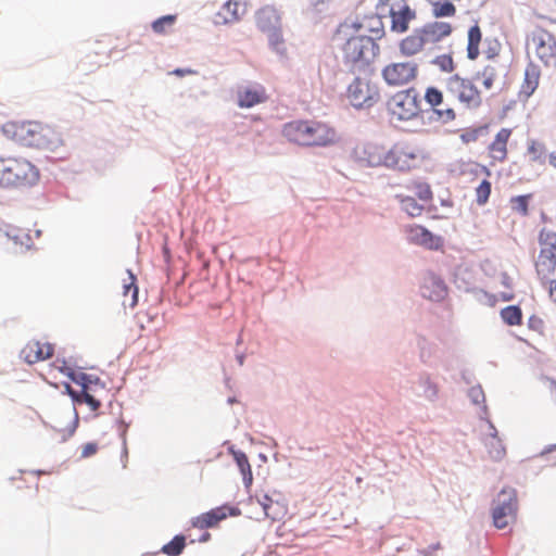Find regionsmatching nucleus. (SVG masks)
Segmentation results:
<instances>
[{"label":"nucleus","mask_w":556,"mask_h":556,"mask_svg":"<svg viewBox=\"0 0 556 556\" xmlns=\"http://www.w3.org/2000/svg\"><path fill=\"white\" fill-rule=\"evenodd\" d=\"M226 510V507H216L210 511L201 514L200 516L193 518L192 526L201 530L213 528L227 517L228 514Z\"/></svg>","instance_id":"obj_26"},{"label":"nucleus","mask_w":556,"mask_h":556,"mask_svg":"<svg viewBox=\"0 0 556 556\" xmlns=\"http://www.w3.org/2000/svg\"><path fill=\"white\" fill-rule=\"evenodd\" d=\"M482 170L485 173L486 176L491 175V172H490V169L488 167L482 166Z\"/></svg>","instance_id":"obj_56"},{"label":"nucleus","mask_w":556,"mask_h":556,"mask_svg":"<svg viewBox=\"0 0 556 556\" xmlns=\"http://www.w3.org/2000/svg\"><path fill=\"white\" fill-rule=\"evenodd\" d=\"M378 46L371 37L365 35L353 36L343 46V58L346 62L357 63L369 61L375 55Z\"/></svg>","instance_id":"obj_10"},{"label":"nucleus","mask_w":556,"mask_h":556,"mask_svg":"<svg viewBox=\"0 0 556 556\" xmlns=\"http://www.w3.org/2000/svg\"><path fill=\"white\" fill-rule=\"evenodd\" d=\"M469 394L476 404L484 402V393L480 387H472Z\"/></svg>","instance_id":"obj_50"},{"label":"nucleus","mask_w":556,"mask_h":556,"mask_svg":"<svg viewBox=\"0 0 556 556\" xmlns=\"http://www.w3.org/2000/svg\"><path fill=\"white\" fill-rule=\"evenodd\" d=\"M541 282L547 286L548 298L552 302L556 303V279L549 278V280Z\"/></svg>","instance_id":"obj_49"},{"label":"nucleus","mask_w":556,"mask_h":556,"mask_svg":"<svg viewBox=\"0 0 556 556\" xmlns=\"http://www.w3.org/2000/svg\"><path fill=\"white\" fill-rule=\"evenodd\" d=\"M510 128H501L492 142L488 146V155L490 157V165L494 166L497 163H504L508 156V141L511 137Z\"/></svg>","instance_id":"obj_15"},{"label":"nucleus","mask_w":556,"mask_h":556,"mask_svg":"<svg viewBox=\"0 0 556 556\" xmlns=\"http://www.w3.org/2000/svg\"><path fill=\"white\" fill-rule=\"evenodd\" d=\"M433 64L445 73H452L455 70V64L451 54L438 55L433 60Z\"/></svg>","instance_id":"obj_45"},{"label":"nucleus","mask_w":556,"mask_h":556,"mask_svg":"<svg viewBox=\"0 0 556 556\" xmlns=\"http://www.w3.org/2000/svg\"><path fill=\"white\" fill-rule=\"evenodd\" d=\"M176 22V15H164L152 23V29L156 34H166L168 27Z\"/></svg>","instance_id":"obj_43"},{"label":"nucleus","mask_w":556,"mask_h":556,"mask_svg":"<svg viewBox=\"0 0 556 556\" xmlns=\"http://www.w3.org/2000/svg\"><path fill=\"white\" fill-rule=\"evenodd\" d=\"M247 13V3L244 0H228L216 13L214 23L216 25L232 24Z\"/></svg>","instance_id":"obj_18"},{"label":"nucleus","mask_w":556,"mask_h":556,"mask_svg":"<svg viewBox=\"0 0 556 556\" xmlns=\"http://www.w3.org/2000/svg\"><path fill=\"white\" fill-rule=\"evenodd\" d=\"M42 123L28 121V122H8L3 125V134L18 142L22 146L39 148L42 144L40 141V131Z\"/></svg>","instance_id":"obj_5"},{"label":"nucleus","mask_w":556,"mask_h":556,"mask_svg":"<svg viewBox=\"0 0 556 556\" xmlns=\"http://www.w3.org/2000/svg\"><path fill=\"white\" fill-rule=\"evenodd\" d=\"M193 72L191 70H181V68H177L174 71V74L177 75V76H184L186 74H192Z\"/></svg>","instance_id":"obj_54"},{"label":"nucleus","mask_w":556,"mask_h":556,"mask_svg":"<svg viewBox=\"0 0 556 556\" xmlns=\"http://www.w3.org/2000/svg\"><path fill=\"white\" fill-rule=\"evenodd\" d=\"M261 504L264 514L271 520H278L282 514L283 507L278 503L274 502L268 495L264 494L257 500Z\"/></svg>","instance_id":"obj_34"},{"label":"nucleus","mask_w":556,"mask_h":556,"mask_svg":"<svg viewBox=\"0 0 556 556\" xmlns=\"http://www.w3.org/2000/svg\"><path fill=\"white\" fill-rule=\"evenodd\" d=\"M502 285L507 289H511V279L507 274L502 275Z\"/></svg>","instance_id":"obj_52"},{"label":"nucleus","mask_w":556,"mask_h":556,"mask_svg":"<svg viewBox=\"0 0 556 556\" xmlns=\"http://www.w3.org/2000/svg\"><path fill=\"white\" fill-rule=\"evenodd\" d=\"M539 254L556 257V231L542 228L538 236Z\"/></svg>","instance_id":"obj_29"},{"label":"nucleus","mask_w":556,"mask_h":556,"mask_svg":"<svg viewBox=\"0 0 556 556\" xmlns=\"http://www.w3.org/2000/svg\"><path fill=\"white\" fill-rule=\"evenodd\" d=\"M256 24L263 31L271 33L274 30H278L280 15L274 7L266 5L257 11Z\"/></svg>","instance_id":"obj_24"},{"label":"nucleus","mask_w":556,"mask_h":556,"mask_svg":"<svg viewBox=\"0 0 556 556\" xmlns=\"http://www.w3.org/2000/svg\"><path fill=\"white\" fill-rule=\"evenodd\" d=\"M54 348L48 342L38 340L28 341L21 351V356L27 364H36L46 361L53 355Z\"/></svg>","instance_id":"obj_20"},{"label":"nucleus","mask_w":556,"mask_h":556,"mask_svg":"<svg viewBox=\"0 0 556 556\" xmlns=\"http://www.w3.org/2000/svg\"><path fill=\"white\" fill-rule=\"evenodd\" d=\"M541 78V71L538 65L530 63L525 70V77L520 85L519 98L528 100L538 89Z\"/></svg>","instance_id":"obj_23"},{"label":"nucleus","mask_w":556,"mask_h":556,"mask_svg":"<svg viewBox=\"0 0 556 556\" xmlns=\"http://www.w3.org/2000/svg\"><path fill=\"white\" fill-rule=\"evenodd\" d=\"M514 298H515V294H514V292L511 291V289H509V291L502 292V293L500 294V299H501L502 301H504V302H509V301L514 300Z\"/></svg>","instance_id":"obj_51"},{"label":"nucleus","mask_w":556,"mask_h":556,"mask_svg":"<svg viewBox=\"0 0 556 556\" xmlns=\"http://www.w3.org/2000/svg\"><path fill=\"white\" fill-rule=\"evenodd\" d=\"M391 29L396 33H405L409 23L416 18V12L403 0L393 4L390 10Z\"/></svg>","instance_id":"obj_17"},{"label":"nucleus","mask_w":556,"mask_h":556,"mask_svg":"<svg viewBox=\"0 0 556 556\" xmlns=\"http://www.w3.org/2000/svg\"><path fill=\"white\" fill-rule=\"evenodd\" d=\"M268 37H269V43L274 50H276L279 53H283L286 51L285 42H283L281 33L279 29L268 33Z\"/></svg>","instance_id":"obj_46"},{"label":"nucleus","mask_w":556,"mask_h":556,"mask_svg":"<svg viewBox=\"0 0 556 556\" xmlns=\"http://www.w3.org/2000/svg\"><path fill=\"white\" fill-rule=\"evenodd\" d=\"M431 7L435 17L454 16L456 13L455 5L448 0H433Z\"/></svg>","instance_id":"obj_38"},{"label":"nucleus","mask_w":556,"mask_h":556,"mask_svg":"<svg viewBox=\"0 0 556 556\" xmlns=\"http://www.w3.org/2000/svg\"><path fill=\"white\" fill-rule=\"evenodd\" d=\"M68 376L72 378L73 381L78 383L80 386V390L78 392L73 391L70 387H67L68 392L77 401V402H85L91 410L96 412L100 408L101 402L97 400L93 395L94 388L98 387L97 379L94 382L85 374H74L68 372Z\"/></svg>","instance_id":"obj_12"},{"label":"nucleus","mask_w":556,"mask_h":556,"mask_svg":"<svg viewBox=\"0 0 556 556\" xmlns=\"http://www.w3.org/2000/svg\"><path fill=\"white\" fill-rule=\"evenodd\" d=\"M186 546V538L176 535L170 542L162 547V552L167 556H179Z\"/></svg>","instance_id":"obj_39"},{"label":"nucleus","mask_w":556,"mask_h":556,"mask_svg":"<svg viewBox=\"0 0 556 556\" xmlns=\"http://www.w3.org/2000/svg\"><path fill=\"white\" fill-rule=\"evenodd\" d=\"M481 29L478 25L471 26L468 30V46H467V55L470 60H475L478 58L480 51L479 46L481 42Z\"/></svg>","instance_id":"obj_31"},{"label":"nucleus","mask_w":556,"mask_h":556,"mask_svg":"<svg viewBox=\"0 0 556 556\" xmlns=\"http://www.w3.org/2000/svg\"><path fill=\"white\" fill-rule=\"evenodd\" d=\"M407 188L414 191L417 198L424 202H429L433 199L431 187L426 181L419 179L410 180Z\"/></svg>","instance_id":"obj_36"},{"label":"nucleus","mask_w":556,"mask_h":556,"mask_svg":"<svg viewBox=\"0 0 556 556\" xmlns=\"http://www.w3.org/2000/svg\"><path fill=\"white\" fill-rule=\"evenodd\" d=\"M395 199L399 201L401 208L410 217H418L422 214L424 206L420 205L413 197L396 194Z\"/></svg>","instance_id":"obj_32"},{"label":"nucleus","mask_w":556,"mask_h":556,"mask_svg":"<svg viewBox=\"0 0 556 556\" xmlns=\"http://www.w3.org/2000/svg\"><path fill=\"white\" fill-rule=\"evenodd\" d=\"M551 392L556 400V381H551Z\"/></svg>","instance_id":"obj_55"},{"label":"nucleus","mask_w":556,"mask_h":556,"mask_svg":"<svg viewBox=\"0 0 556 556\" xmlns=\"http://www.w3.org/2000/svg\"><path fill=\"white\" fill-rule=\"evenodd\" d=\"M39 173L27 160L22 157H0V185L26 186L37 181Z\"/></svg>","instance_id":"obj_2"},{"label":"nucleus","mask_w":556,"mask_h":556,"mask_svg":"<svg viewBox=\"0 0 556 556\" xmlns=\"http://www.w3.org/2000/svg\"><path fill=\"white\" fill-rule=\"evenodd\" d=\"M418 73L419 66L415 61H400L387 64L381 76L388 86L401 87L414 81Z\"/></svg>","instance_id":"obj_8"},{"label":"nucleus","mask_w":556,"mask_h":556,"mask_svg":"<svg viewBox=\"0 0 556 556\" xmlns=\"http://www.w3.org/2000/svg\"><path fill=\"white\" fill-rule=\"evenodd\" d=\"M388 111L397 121L406 122L415 118L420 112L417 90L408 88L395 92L388 101Z\"/></svg>","instance_id":"obj_4"},{"label":"nucleus","mask_w":556,"mask_h":556,"mask_svg":"<svg viewBox=\"0 0 556 556\" xmlns=\"http://www.w3.org/2000/svg\"><path fill=\"white\" fill-rule=\"evenodd\" d=\"M233 458L237 463V466L240 469L244 485L247 488L251 486V484L253 482V475H252L251 465L249 463L247 455L243 452L238 451V452H233Z\"/></svg>","instance_id":"obj_33"},{"label":"nucleus","mask_w":556,"mask_h":556,"mask_svg":"<svg viewBox=\"0 0 556 556\" xmlns=\"http://www.w3.org/2000/svg\"><path fill=\"white\" fill-rule=\"evenodd\" d=\"M447 92L468 109H477L481 105V93L476 85L467 78L455 74L445 81Z\"/></svg>","instance_id":"obj_7"},{"label":"nucleus","mask_w":556,"mask_h":556,"mask_svg":"<svg viewBox=\"0 0 556 556\" xmlns=\"http://www.w3.org/2000/svg\"><path fill=\"white\" fill-rule=\"evenodd\" d=\"M479 77L481 78V84L484 87V89L490 90L494 86L495 80L497 79V71L494 66L486 65L479 73Z\"/></svg>","instance_id":"obj_41"},{"label":"nucleus","mask_w":556,"mask_h":556,"mask_svg":"<svg viewBox=\"0 0 556 556\" xmlns=\"http://www.w3.org/2000/svg\"><path fill=\"white\" fill-rule=\"evenodd\" d=\"M422 294L430 300L438 301L445 296L446 289L441 280L431 279L429 283L422 286Z\"/></svg>","instance_id":"obj_35"},{"label":"nucleus","mask_w":556,"mask_h":556,"mask_svg":"<svg viewBox=\"0 0 556 556\" xmlns=\"http://www.w3.org/2000/svg\"><path fill=\"white\" fill-rule=\"evenodd\" d=\"M518 508L517 493L513 488H504L494 500L492 509L493 525L497 529L506 528L515 520Z\"/></svg>","instance_id":"obj_6"},{"label":"nucleus","mask_w":556,"mask_h":556,"mask_svg":"<svg viewBox=\"0 0 556 556\" xmlns=\"http://www.w3.org/2000/svg\"><path fill=\"white\" fill-rule=\"evenodd\" d=\"M484 444L493 460H502L505 457L506 448L497 437V430L491 422H489V433L485 435Z\"/></svg>","instance_id":"obj_27"},{"label":"nucleus","mask_w":556,"mask_h":556,"mask_svg":"<svg viewBox=\"0 0 556 556\" xmlns=\"http://www.w3.org/2000/svg\"><path fill=\"white\" fill-rule=\"evenodd\" d=\"M388 149L377 143H365L356 149L357 159L368 166H387Z\"/></svg>","instance_id":"obj_16"},{"label":"nucleus","mask_w":556,"mask_h":556,"mask_svg":"<svg viewBox=\"0 0 556 556\" xmlns=\"http://www.w3.org/2000/svg\"><path fill=\"white\" fill-rule=\"evenodd\" d=\"M425 101L432 109L437 119L442 123H451L456 118V111L450 101H445L443 92L433 86H430L425 91Z\"/></svg>","instance_id":"obj_11"},{"label":"nucleus","mask_w":556,"mask_h":556,"mask_svg":"<svg viewBox=\"0 0 556 556\" xmlns=\"http://www.w3.org/2000/svg\"><path fill=\"white\" fill-rule=\"evenodd\" d=\"M283 136L291 142L306 147H326L337 141L334 129L315 121H293L285 125Z\"/></svg>","instance_id":"obj_1"},{"label":"nucleus","mask_w":556,"mask_h":556,"mask_svg":"<svg viewBox=\"0 0 556 556\" xmlns=\"http://www.w3.org/2000/svg\"><path fill=\"white\" fill-rule=\"evenodd\" d=\"M99 450V446L97 443L89 442L81 446V457L88 458L93 456Z\"/></svg>","instance_id":"obj_48"},{"label":"nucleus","mask_w":556,"mask_h":556,"mask_svg":"<svg viewBox=\"0 0 556 556\" xmlns=\"http://www.w3.org/2000/svg\"><path fill=\"white\" fill-rule=\"evenodd\" d=\"M422 150L414 142L399 141L388 149L387 168L409 172L422 162Z\"/></svg>","instance_id":"obj_3"},{"label":"nucleus","mask_w":556,"mask_h":556,"mask_svg":"<svg viewBox=\"0 0 556 556\" xmlns=\"http://www.w3.org/2000/svg\"><path fill=\"white\" fill-rule=\"evenodd\" d=\"M407 240L416 245L424 247L428 250H439L443 247V239L433 235L426 227L412 224L404 227Z\"/></svg>","instance_id":"obj_13"},{"label":"nucleus","mask_w":556,"mask_h":556,"mask_svg":"<svg viewBox=\"0 0 556 556\" xmlns=\"http://www.w3.org/2000/svg\"><path fill=\"white\" fill-rule=\"evenodd\" d=\"M433 548H434V549L441 548L440 543H438Z\"/></svg>","instance_id":"obj_58"},{"label":"nucleus","mask_w":556,"mask_h":556,"mask_svg":"<svg viewBox=\"0 0 556 556\" xmlns=\"http://www.w3.org/2000/svg\"><path fill=\"white\" fill-rule=\"evenodd\" d=\"M501 317L509 326H520L522 324V312L519 306L510 305L501 311Z\"/></svg>","instance_id":"obj_37"},{"label":"nucleus","mask_w":556,"mask_h":556,"mask_svg":"<svg viewBox=\"0 0 556 556\" xmlns=\"http://www.w3.org/2000/svg\"><path fill=\"white\" fill-rule=\"evenodd\" d=\"M348 98L355 108L371 106L379 100L380 91L368 77H356L348 88Z\"/></svg>","instance_id":"obj_9"},{"label":"nucleus","mask_w":556,"mask_h":556,"mask_svg":"<svg viewBox=\"0 0 556 556\" xmlns=\"http://www.w3.org/2000/svg\"><path fill=\"white\" fill-rule=\"evenodd\" d=\"M527 152L532 162L542 163L546 154V147L543 142L531 140L528 144Z\"/></svg>","instance_id":"obj_40"},{"label":"nucleus","mask_w":556,"mask_h":556,"mask_svg":"<svg viewBox=\"0 0 556 556\" xmlns=\"http://www.w3.org/2000/svg\"><path fill=\"white\" fill-rule=\"evenodd\" d=\"M268 99L266 89L260 84L244 86L237 91L238 105L242 109H249L266 102Z\"/></svg>","instance_id":"obj_19"},{"label":"nucleus","mask_w":556,"mask_h":556,"mask_svg":"<svg viewBox=\"0 0 556 556\" xmlns=\"http://www.w3.org/2000/svg\"><path fill=\"white\" fill-rule=\"evenodd\" d=\"M40 138L42 144L38 149L55 152L66 144V136L50 125H41Z\"/></svg>","instance_id":"obj_22"},{"label":"nucleus","mask_w":556,"mask_h":556,"mask_svg":"<svg viewBox=\"0 0 556 556\" xmlns=\"http://www.w3.org/2000/svg\"><path fill=\"white\" fill-rule=\"evenodd\" d=\"M535 55L547 67L556 68V38L548 31L533 36Z\"/></svg>","instance_id":"obj_14"},{"label":"nucleus","mask_w":556,"mask_h":556,"mask_svg":"<svg viewBox=\"0 0 556 556\" xmlns=\"http://www.w3.org/2000/svg\"><path fill=\"white\" fill-rule=\"evenodd\" d=\"M208 538H210V534H208V533H205V534L202 536L201 541H206V540H208Z\"/></svg>","instance_id":"obj_57"},{"label":"nucleus","mask_w":556,"mask_h":556,"mask_svg":"<svg viewBox=\"0 0 556 556\" xmlns=\"http://www.w3.org/2000/svg\"><path fill=\"white\" fill-rule=\"evenodd\" d=\"M491 182L488 179H483L480 185L476 188V202L482 206L488 203L491 194Z\"/></svg>","instance_id":"obj_42"},{"label":"nucleus","mask_w":556,"mask_h":556,"mask_svg":"<svg viewBox=\"0 0 556 556\" xmlns=\"http://www.w3.org/2000/svg\"><path fill=\"white\" fill-rule=\"evenodd\" d=\"M53 429L60 440L65 441L67 438H70L74 431L75 426L72 422H68L66 427H62L60 420L58 421V425L53 426Z\"/></svg>","instance_id":"obj_47"},{"label":"nucleus","mask_w":556,"mask_h":556,"mask_svg":"<svg viewBox=\"0 0 556 556\" xmlns=\"http://www.w3.org/2000/svg\"><path fill=\"white\" fill-rule=\"evenodd\" d=\"M418 30L427 47L429 45L434 46L448 37L453 31V27L446 22H432L418 28Z\"/></svg>","instance_id":"obj_21"},{"label":"nucleus","mask_w":556,"mask_h":556,"mask_svg":"<svg viewBox=\"0 0 556 556\" xmlns=\"http://www.w3.org/2000/svg\"><path fill=\"white\" fill-rule=\"evenodd\" d=\"M548 162H549V165L556 169V151L549 153Z\"/></svg>","instance_id":"obj_53"},{"label":"nucleus","mask_w":556,"mask_h":556,"mask_svg":"<svg viewBox=\"0 0 556 556\" xmlns=\"http://www.w3.org/2000/svg\"><path fill=\"white\" fill-rule=\"evenodd\" d=\"M534 269L540 281L549 280L556 274V257L538 254Z\"/></svg>","instance_id":"obj_28"},{"label":"nucleus","mask_w":556,"mask_h":556,"mask_svg":"<svg viewBox=\"0 0 556 556\" xmlns=\"http://www.w3.org/2000/svg\"><path fill=\"white\" fill-rule=\"evenodd\" d=\"M426 48L425 41L418 30L415 29L410 35L403 38L399 43V50L406 58L414 56L422 52Z\"/></svg>","instance_id":"obj_25"},{"label":"nucleus","mask_w":556,"mask_h":556,"mask_svg":"<svg viewBox=\"0 0 556 556\" xmlns=\"http://www.w3.org/2000/svg\"><path fill=\"white\" fill-rule=\"evenodd\" d=\"M128 281L123 285V305L135 307L138 303V287L136 286V277L128 271Z\"/></svg>","instance_id":"obj_30"},{"label":"nucleus","mask_w":556,"mask_h":556,"mask_svg":"<svg viewBox=\"0 0 556 556\" xmlns=\"http://www.w3.org/2000/svg\"><path fill=\"white\" fill-rule=\"evenodd\" d=\"M531 194L517 195L510 199L513 211L526 216L528 214L529 200Z\"/></svg>","instance_id":"obj_44"}]
</instances>
